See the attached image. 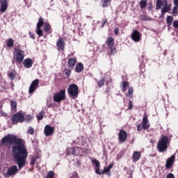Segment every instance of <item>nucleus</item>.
Here are the masks:
<instances>
[{
  "label": "nucleus",
  "instance_id": "obj_1",
  "mask_svg": "<svg viewBox=\"0 0 178 178\" xmlns=\"http://www.w3.org/2000/svg\"><path fill=\"white\" fill-rule=\"evenodd\" d=\"M2 144H15L13 147V155L18 165L19 169L26 166V159L29 156L27 149L24 145V140L17 138L16 136L8 134L1 139Z\"/></svg>",
  "mask_w": 178,
  "mask_h": 178
},
{
  "label": "nucleus",
  "instance_id": "obj_2",
  "mask_svg": "<svg viewBox=\"0 0 178 178\" xmlns=\"http://www.w3.org/2000/svg\"><path fill=\"white\" fill-rule=\"evenodd\" d=\"M169 144H170V139L168 136H162L157 145V148L159 152H165L168 149V147H169Z\"/></svg>",
  "mask_w": 178,
  "mask_h": 178
},
{
  "label": "nucleus",
  "instance_id": "obj_3",
  "mask_svg": "<svg viewBox=\"0 0 178 178\" xmlns=\"http://www.w3.org/2000/svg\"><path fill=\"white\" fill-rule=\"evenodd\" d=\"M24 51L15 48L13 51V60L15 63H22L24 60Z\"/></svg>",
  "mask_w": 178,
  "mask_h": 178
},
{
  "label": "nucleus",
  "instance_id": "obj_4",
  "mask_svg": "<svg viewBox=\"0 0 178 178\" xmlns=\"http://www.w3.org/2000/svg\"><path fill=\"white\" fill-rule=\"evenodd\" d=\"M92 163L95 164V170L97 175H104V173H108V172H110L112 168H113V164H110L108 167L104 168L103 171L101 172V171H99V161H98L97 159H92Z\"/></svg>",
  "mask_w": 178,
  "mask_h": 178
},
{
  "label": "nucleus",
  "instance_id": "obj_5",
  "mask_svg": "<svg viewBox=\"0 0 178 178\" xmlns=\"http://www.w3.org/2000/svg\"><path fill=\"white\" fill-rule=\"evenodd\" d=\"M54 102L60 103L61 101L66 99V90L62 89L60 91L56 92L53 96Z\"/></svg>",
  "mask_w": 178,
  "mask_h": 178
},
{
  "label": "nucleus",
  "instance_id": "obj_6",
  "mask_svg": "<svg viewBox=\"0 0 178 178\" xmlns=\"http://www.w3.org/2000/svg\"><path fill=\"white\" fill-rule=\"evenodd\" d=\"M11 120L13 122V124L23 123L25 120L24 113L22 111L17 112L12 116Z\"/></svg>",
  "mask_w": 178,
  "mask_h": 178
},
{
  "label": "nucleus",
  "instance_id": "obj_7",
  "mask_svg": "<svg viewBox=\"0 0 178 178\" xmlns=\"http://www.w3.org/2000/svg\"><path fill=\"white\" fill-rule=\"evenodd\" d=\"M67 92L72 98H77L79 97V86L74 83L70 85L67 88Z\"/></svg>",
  "mask_w": 178,
  "mask_h": 178
},
{
  "label": "nucleus",
  "instance_id": "obj_8",
  "mask_svg": "<svg viewBox=\"0 0 178 178\" xmlns=\"http://www.w3.org/2000/svg\"><path fill=\"white\" fill-rule=\"evenodd\" d=\"M143 130H147L149 129V122H148V116L145 115L143 118L142 124H139L137 126L138 131H142Z\"/></svg>",
  "mask_w": 178,
  "mask_h": 178
},
{
  "label": "nucleus",
  "instance_id": "obj_9",
  "mask_svg": "<svg viewBox=\"0 0 178 178\" xmlns=\"http://www.w3.org/2000/svg\"><path fill=\"white\" fill-rule=\"evenodd\" d=\"M44 26V19L42 17H40L38 22L36 26V34L39 35V37H42L44 35V31H42V26Z\"/></svg>",
  "mask_w": 178,
  "mask_h": 178
},
{
  "label": "nucleus",
  "instance_id": "obj_10",
  "mask_svg": "<svg viewBox=\"0 0 178 178\" xmlns=\"http://www.w3.org/2000/svg\"><path fill=\"white\" fill-rule=\"evenodd\" d=\"M17 172H19V170L17 169V166L13 165L12 167H10L8 169L7 173L4 174V176L6 177H10V176H15V175H16Z\"/></svg>",
  "mask_w": 178,
  "mask_h": 178
},
{
  "label": "nucleus",
  "instance_id": "obj_11",
  "mask_svg": "<svg viewBox=\"0 0 178 178\" xmlns=\"http://www.w3.org/2000/svg\"><path fill=\"white\" fill-rule=\"evenodd\" d=\"M38 86H40V79H35L29 87V94H33L37 88H38Z\"/></svg>",
  "mask_w": 178,
  "mask_h": 178
},
{
  "label": "nucleus",
  "instance_id": "obj_12",
  "mask_svg": "<svg viewBox=\"0 0 178 178\" xmlns=\"http://www.w3.org/2000/svg\"><path fill=\"white\" fill-rule=\"evenodd\" d=\"M54 131H55V128H54V127H51L50 125L45 126L44 132L46 137L52 136V134H54Z\"/></svg>",
  "mask_w": 178,
  "mask_h": 178
},
{
  "label": "nucleus",
  "instance_id": "obj_13",
  "mask_svg": "<svg viewBox=\"0 0 178 178\" xmlns=\"http://www.w3.org/2000/svg\"><path fill=\"white\" fill-rule=\"evenodd\" d=\"M131 39L135 42H138L141 40V33L138 31H134L131 34Z\"/></svg>",
  "mask_w": 178,
  "mask_h": 178
},
{
  "label": "nucleus",
  "instance_id": "obj_14",
  "mask_svg": "<svg viewBox=\"0 0 178 178\" xmlns=\"http://www.w3.org/2000/svg\"><path fill=\"white\" fill-rule=\"evenodd\" d=\"M127 139V133L123 130L120 131L119 135H118V140L121 143H124L126 140Z\"/></svg>",
  "mask_w": 178,
  "mask_h": 178
},
{
  "label": "nucleus",
  "instance_id": "obj_15",
  "mask_svg": "<svg viewBox=\"0 0 178 178\" xmlns=\"http://www.w3.org/2000/svg\"><path fill=\"white\" fill-rule=\"evenodd\" d=\"M76 63H77V58L76 57L70 58L67 60V66L70 69H73L76 66Z\"/></svg>",
  "mask_w": 178,
  "mask_h": 178
},
{
  "label": "nucleus",
  "instance_id": "obj_16",
  "mask_svg": "<svg viewBox=\"0 0 178 178\" xmlns=\"http://www.w3.org/2000/svg\"><path fill=\"white\" fill-rule=\"evenodd\" d=\"M175 155H172L170 158H168L166 161L165 168L167 169H170L173 165V163L175 162Z\"/></svg>",
  "mask_w": 178,
  "mask_h": 178
},
{
  "label": "nucleus",
  "instance_id": "obj_17",
  "mask_svg": "<svg viewBox=\"0 0 178 178\" xmlns=\"http://www.w3.org/2000/svg\"><path fill=\"white\" fill-rule=\"evenodd\" d=\"M166 5H168V1H166V0H157L156 9H157V10H159V9H161V8L166 6Z\"/></svg>",
  "mask_w": 178,
  "mask_h": 178
},
{
  "label": "nucleus",
  "instance_id": "obj_18",
  "mask_svg": "<svg viewBox=\"0 0 178 178\" xmlns=\"http://www.w3.org/2000/svg\"><path fill=\"white\" fill-rule=\"evenodd\" d=\"M33 63H34V62L31 60V58H26L23 62V65L26 69H30V67L33 66Z\"/></svg>",
  "mask_w": 178,
  "mask_h": 178
},
{
  "label": "nucleus",
  "instance_id": "obj_19",
  "mask_svg": "<svg viewBox=\"0 0 178 178\" xmlns=\"http://www.w3.org/2000/svg\"><path fill=\"white\" fill-rule=\"evenodd\" d=\"M1 3V8H0V12L1 13H5L6 10H8V1H0Z\"/></svg>",
  "mask_w": 178,
  "mask_h": 178
},
{
  "label": "nucleus",
  "instance_id": "obj_20",
  "mask_svg": "<svg viewBox=\"0 0 178 178\" xmlns=\"http://www.w3.org/2000/svg\"><path fill=\"white\" fill-rule=\"evenodd\" d=\"M57 47L59 51H63L65 49V40L63 38H59L57 41Z\"/></svg>",
  "mask_w": 178,
  "mask_h": 178
},
{
  "label": "nucleus",
  "instance_id": "obj_21",
  "mask_svg": "<svg viewBox=\"0 0 178 178\" xmlns=\"http://www.w3.org/2000/svg\"><path fill=\"white\" fill-rule=\"evenodd\" d=\"M83 70H84V65L81 63L76 64L75 67V72H76V73H81Z\"/></svg>",
  "mask_w": 178,
  "mask_h": 178
},
{
  "label": "nucleus",
  "instance_id": "obj_22",
  "mask_svg": "<svg viewBox=\"0 0 178 178\" xmlns=\"http://www.w3.org/2000/svg\"><path fill=\"white\" fill-rule=\"evenodd\" d=\"M134 162H137L141 158V152H134L132 156Z\"/></svg>",
  "mask_w": 178,
  "mask_h": 178
},
{
  "label": "nucleus",
  "instance_id": "obj_23",
  "mask_svg": "<svg viewBox=\"0 0 178 178\" xmlns=\"http://www.w3.org/2000/svg\"><path fill=\"white\" fill-rule=\"evenodd\" d=\"M171 9L170 5H165L163 6V8L161 9V16H164L165 13H168V12H170Z\"/></svg>",
  "mask_w": 178,
  "mask_h": 178
},
{
  "label": "nucleus",
  "instance_id": "obj_24",
  "mask_svg": "<svg viewBox=\"0 0 178 178\" xmlns=\"http://www.w3.org/2000/svg\"><path fill=\"white\" fill-rule=\"evenodd\" d=\"M44 31H45L47 34H51V33H52V29L51 28V25H49V24H44Z\"/></svg>",
  "mask_w": 178,
  "mask_h": 178
},
{
  "label": "nucleus",
  "instance_id": "obj_25",
  "mask_svg": "<svg viewBox=\"0 0 178 178\" xmlns=\"http://www.w3.org/2000/svg\"><path fill=\"white\" fill-rule=\"evenodd\" d=\"M67 155H74L76 154V149L74 147H69L65 151Z\"/></svg>",
  "mask_w": 178,
  "mask_h": 178
},
{
  "label": "nucleus",
  "instance_id": "obj_26",
  "mask_svg": "<svg viewBox=\"0 0 178 178\" xmlns=\"http://www.w3.org/2000/svg\"><path fill=\"white\" fill-rule=\"evenodd\" d=\"M106 44L108 47H113L115 44V39L113 38L110 37L106 40Z\"/></svg>",
  "mask_w": 178,
  "mask_h": 178
},
{
  "label": "nucleus",
  "instance_id": "obj_27",
  "mask_svg": "<svg viewBox=\"0 0 178 178\" xmlns=\"http://www.w3.org/2000/svg\"><path fill=\"white\" fill-rule=\"evenodd\" d=\"M14 44H15V40H13V38L8 39L7 43H6L7 47L10 48L13 47Z\"/></svg>",
  "mask_w": 178,
  "mask_h": 178
},
{
  "label": "nucleus",
  "instance_id": "obj_28",
  "mask_svg": "<svg viewBox=\"0 0 178 178\" xmlns=\"http://www.w3.org/2000/svg\"><path fill=\"white\" fill-rule=\"evenodd\" d=\"M10 105L12 112H16L17 108V103H16V102H11Z\"/></svg>",
  "mask_w": 178,
  "mask_h": 178
},
{
  "label": "nucleus",
  "instance_id": "obj_29",
  "mask_svg": "<svg viewBox=\"0 0 178 178\" xmlns=\"http://www.w3.org/2000/svg\"><path fill=\"white\" fill-rule=\"evenodd\" d=\"M111 2H112V0H103L102 1L103 8H107V6H109V5H111Z\"/></svg>",
  "mask_w": 178,
  "mask_h": 178
},
{
  "label": "nucleus",
  "instance_id": "obj_30",
  "mask_svg": "<svg viewBox=\"0 0 178 178\" xmlns=\"http://www.w3.org/2000/svg\"><path fill=\"white\" fill-rule=\"evenodd\" d=\"M166 23L168 26H170L173 23V17L168 16L166 18Z\"/></svg>",
  "mask_w": 178,
  "mask_h": 178
},
{
  "label": "nucleus",
  "instance_id": "obj_31",
  "mask_svg": "<svg viewBox=\"0 0 178 178\" xmlns=\"http://www.w3.org/2000/svg\"><path fill=\"white\" fill-rule=\"evenodd\" d=\"M133 88H129L128 90V93L127 95V97H129V98H133Z\"/></svg>",
  "mask_w": 178,
  "mask_h": 178
},
{
  "label": "nucleus",
  "instance_id": "obj_32",
  "mask_svg": "<svg viewBox=\"0 0 178 178\" xmlns=\"http://www.w3.org/2000/svg\"><path fill=\"white\" fill-rule=\"evenodd\" d=\"M140 6L142 9L145 8V6H147V0H141L140 2Z\"/></svg>",
  "mask_w": 178,
  "mask_h": 178
},
{
  "label": "nucleus",
  "instance_id": "obj_33",
  "mask_svg": "<svg viewBox=\"0 0 178 178\" xmlns=\"http://www.w3.org/2000/svg\"><path fill=\"white\" fill-rule=\"evenodd\" d=\"M127 87H129V83L127 82H122V91L124 92L127 90Z\"/></svg>",
  "mask_w": 178,
  "mask_h": 178
},
{
  "label": "nucleus",
  "instance_id": "obj_34",
  "mask_svg": "<svg viewBox=\"0 0 178 178\" xmlns=\"http://www.w3.org/2000/svg\"><path fill=\"white\" fill-rule=\"evenodd\" d=\"M55 173L53 171H49L45 178H54Z\"/></svg>",
  "mask_w": 178,
  "mask_h": 178
},
{
  "label": "nucleus",
  "instance_id": "obj_35",
  "mask_svg": "<svg viewBox=\"0 0 178 178\" xmlns=\"http://www.w3.org/2000/svg\"><path fill=\"white\" fill-rule=\"evenodd\" d=\"M38 120H42L44 118V112H40L37 116Z\"/></svg>",
  "mask_w": 178,
  "mask_h": 178
},
{
  "label": "nucleus",
  "instance_id": "obj_36",
  "mask_svg": "<svg viewBox=\"0 0 178 178\" xmlns=\"http://www.w3.org/2000/svg\"><path fill=\"white\" fill-rule=\"evenodd\" d=\"M27 133L28 134H31V136H33V134H34V129L31 127H29L28 128Z\"/></svg>",
  "mask_w": 178,
  "mask_h": 178
},
{
  "label": "nucleus",
  "instance_id": "obj_37",
  "mask_svg": "<svg viewBox=\"0 0 178 178\" xmlns=\"http://www.w3.org/2000/svg\"><path fill=\"white\" fill-rule=\"evenodd\" d=\"M24 118H25V120L26 122H31V120H32L33 119V116H31L30 115H24Z\"/></svg>",
  "mask_w": 178,
  "mask_h": 178
},
{
  "label": "nucleus",
  "instance_id": "obj_38",
  "mask_svg": "<svg viewBox=\"0 0 178 178\" xmlns=\"http://www.w3.org/2000/svg\"><path fill=\"white\" fill-rule=\"evenodd\" d=\"M64 72H65V74L67 77H69V76H70V74H71V73H72V70H70V69H65V70H64Z\"/></svg>",
  "mask_w": 178,
  "mask_h": 178
},
{
  "label": "nucleus",
  "instance_id": "obj_39",
  "mask_svg": "<svg viewBox=\"0 0 178 178\" xmlns=\"http://www.w3.org/2000/svg\"><path fill=\"white\" fill-rule=\"evenodd\" d=\"M105 84V79H102L98 82V87H103V86Z\"/></svg>",
  "mask_w": 178,
  "mask_h": 178
},
{
  "label": "nucleus",
  "instance_id": "obj_40",
  "mask_svg": "<svg viewBox=\"0 0 178 178\" xmlns=\"http://www.w3.org/2000/svg\"><path fill=\"white\" fill-rule=\"evenodd\" d=\"M177 10H178V7H175L172 8V15L174 16H177Z\"/></svg>",
  "mask_w": 178,
  "mask_h": 178
},
{
  "label": "nucleus",
  "instance_id": "obj_41",
  "mask_svg": "<svg viewBox=\"0 0 178 178\" xmlns=\"http://www.w3.org/2000/svg\"><path fill=\"white\" fill-rule=\"evenodd\" d=\"M8 77L11 79V80H13L15 79V74L13 72H10L8 74Z\"/></svg>",
  "mask_w": 178,
  "mask_h": 178
},
{
  "label": "nucleus",
  "instance_id": "obj_42",
  "mask_svg": "<svg viewBox=\"0 0 178 178\" xmlns=\"http://www.w3.org/2000/svg\"><path fill=\"white\" fill-rule=\"evenodd\" d=\"M173 27H175V29H178V20L173 22Z\"/></svg>",
  "mask_w": 178,
  "mask_h": 178
},
{
  "label": "nucleus",
  "instance_id": "obj_43",
  "mask_svg": "<svg viewBox=\"0 0 178 178\" xmlns=\"http://www.w3.org/2000/svg\"><path fill=\"white\" fill-rule=\"evenodd\" d=\"M166 178H175V175L172 173L168 174Z\"/></svg>",
  "mask_w": 178,
  "mask_h": 178
},
{
  "label": "nucleus",
  "instance_id": "obj_44",
  "mask_svg": "<svg viewBox=\"0 0 178 178\" xmlns=\"http://www.w3.org/2000/svg\"><path fill=\"white\" fill-rule=\"evenodd\" d=\"M29 36L31 38H32L33 40H35V37H34V33L29 32Z\"/></svg>",
  "mask_w": 178,
  "mask_h": 178
},
{
  "label": "nucleus",
  "instance_id": "obj_45",
  "mask_svg": "<svg viewBox=\"0 0 178 178\" xmlns=\"http://www.w3.org/2000/svg\"><path fill=\"white\" fill-rule=\"evenodd\" d=\"M129 109H133V102L131 101L129 102Z\"/></svg>",
  "mask_w": 178,
  "mask_h": 178
},
{
  "label": "nucleus",
  "instance_id": "obj_46",
  "mask_svg": "<svg viewBox=\"0 0 178 178\" xmlns=\"http://www.w3.org/2000/svg\"><path fill=\"white\" fill-rule=\"evenodd\" d=\"M175 7L178 8V0H173Z\"/></svg>",
  "mask_w": 178,
  "mask_h": 178
},
{
  "label": "nucleus",
  "instance_id": "obj_47",
  "mask_svg": "<svg viewBox=\"0 0 178 178\" xmlns=\"http://www.w3.org/2000/svg\"><path fill=\"white\" fill-rule=\"evenodd\" d=\"M114 33H115V35H119V29H118V28H116V29L114 30Z\"/></svg>",
  "mask_w": 178,
  "mask_h": 178
},
{
  "label": "nucleus",
  "instance_id": "obj_48",
  "mask_svg": "<svg viewBox=\"0 0 178 178\" xmlns=\"http://www.w3.org/2000/svg\"><path fill=\"white\" fill-rule=\"evenodd\" d=\"M70 178H79V175L77 174H74Z\"/></svg>",
  "mask_w": 178,
  "mask_h": 178
},
{
  "label": "nucleus",
  "instance_id": "obj_49",
  "mask_svg": "<svg viewBox=\"0 0 178 178\" xmlns=\"http://www.w3.org/2000/svg\"><path fill=\"white\" fill-rule=\"evenodd\" d=\"M106 23V20H104V22H103V24H102V27H104V26H105V24Z\"/></svg>",
  "mask_w": 178,
  "mask_h": 178
},
{
  "label": "nucleus",
  "instance_id": "obj_50",
  "mask_svg": "<svg viewBox=\"0 0 178 178\" xmlns=\"http://www.w3.org/2000/svg\"><path fill=\"white\" fill-rule=\"evenodd\" d=\"M31 163H32V165L34 164V163H35V159H33V160L31 161Z\"/></svg>",
  "mask_w": 178,
  "mask_h": 178
},
{
  "label": "nucleus",
  "instance_id": "obj_51",
  "mask_svg": "<svg viewBox=\"0 0 178 178\" xmlns=\"http://www.w3.org/2000/svg\"><path fill=\"white\" fill-rule=\"evenodd\" d=\"M0 2H8V0H0Z\"/></svg>",
  "mask_w": 178,
  "mask_h": 178
},
{
  "label": "nucleus",
  "instance_id": "obj_52",
  "mask_svg": "<svg viewBox=\"0 0 178 178\" xmlns=\"http://www.w3.org/2000/svg\"><path fill=\"white\" fill-rule=\"evenodd\" d=\"M0 178H1V177H0Z\"/></svg>",
  "mask_w": 178,
  "mask_h": 178
}]
</instances>
